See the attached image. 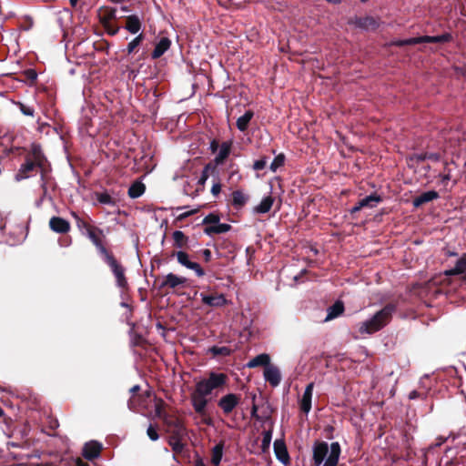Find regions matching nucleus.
<instances>
[{"instance_id":"58836bf2","label":"nucleus","mask_w":466,"mask_h":466,"mask_svg":"<svg viewBox=\"0 0 466 466\" xmlns=\"http://www.w3.org/2000/svg\"><path fill=\"white\" fill-rule=\"evenodd\" d=\"M173 239L175 244L181 248L185 244L186 237L182 231L177 230L173 233Z\"/></svg>"},{"instance_id":"20e7f679","label":"nucleus","mask_w":466,"mask_h":466,"mask_svg":"<svg viewBox=\"0 0 466 466\" xmlns=\"http://www.w3.org/2000/svg\"><path fill=\"white\" fill-rule=\"evenodd\" d=\"M191 404L195 410V411L202 417V421L205 424L210 425L211 420L207 418V405L208 403V400L207 396L204 394H199L198 390L195 389L194 392L191 393L190 396Z\"/></svg>"},{"instance_id":"5fc2aeb1","label":"nucleus","mask_w":466,"mask_h":466,"mask_svg":"<svg viewBox=\"0 0 466 466\" xmlns=\"http://www.w3.org/2000/svg\"><path fill=\"white\" fill-rule=\"evenodd\" d=\"M76 466H88L86 463L81 461L80 460L76 462Z\"/></svg>"},{"instance_id":"473e14b6","label":"nucleus","mask_w":466,"mask_h":466,"mask_svg":"<svg viewBox=\"0 0 466 466\" xmlns=\"http://www.w3.org/2000/svg\"><path fill=\"white\" fill-rule=\"evenodd\" d=\"M35 167V164L34 161L32 160H26L25 163H24L20 169H19V174L17 175L18 177H20V178H25L27 177V173L31 172Z\"/></svg>"},{"instance_id":"39448f33","label":"nucleus","mask_w":466,"mask_h":466,"mask_svg":"<svg viewBox=\"0 0 466 466\" xmlns=\"http://www.w3.org/2000/svg\"><path fill=\"white\" fill-rule=\"evenodd\" d=\"M105 260L116 278L117 287L121 289L127 288V281L125 276V268L117 262L112 254H106Z\"/></svg>"},{"instance_id":"c03bdc74","label":"nucleus","mask_w":466,"mask_h":466,"mask_svg":"<svg viewBox=\"0 0 466 466\" xmlns=\"http://www.w3.org/2000/svg\"><path fill=\"white\" fill-rule=\"evenodd\" d=\"M267 163H268L267 157H262L254 162L253 168L255 170H261L266 167Z\"/></svg>"},{"instance_id":"3c124183","label":"nucleus","mask_w":466,"mask_h":466,"mask_svg":"<svg viewBox=\"0 0 466 466\" xmlns=\"http://www.w3.org/2000/svg\"><path fill=\"white\" fill-rule=\"evenodd\" d=\"M203 256L205 258L206 260H209L210 257H211V252L209 249H204L203 250Z\"/></svg>"},{"instance_id":"79ce46f5","label":"nucleus","mask_w":466,"mask_h":466,"mask_svg":"<svg viewBox=\"0 0 466 466\" xmlns=\"http://www.w3.org/2000/svg\"><path fill=\"white\" fill-rule=\"evenodd\" d=\"M147 434L148 438L153 441H157L159 438L157 429L153 425H149V427L147 430Z\"/></svg>"},{"instance_id":"603ef678","label":"nucleus","mask_w":466,"mask_h":466,"mask_svg":"<svg viewBox=\"0 0 466 466\" xmlns=\"http://www.w3.org/2000/svg\"><path fill=\"white\" fill-rule=\"evenodd\" d=\"M257 410H258L257 406H256V405H253V407H252V410H251V415H252V417H254V418H256V419H258H258H259V417H258V413H257Z\"/></svg>"},{"instance_id":"b1692460","label":"nucleus","mask_w":466,"mask_h":466,"mask_svg":"<svg viewBox=\"0 0 466 466\" xmlns=\"http://www.w3.org/2000/svg\"><path fill=\"white\" fill-rule=\"evenodd\" d=\"M269 362H270L269 355L267 353H262V354L256 356L251 360H249L248 362L247 366L248 368H256L258 366H265V368H266L267 366L269 365Z\"/></svg>"},{"instance_id":"ea45409f","label":"nucleus","mask_w":466,"mask_h":466,"mask_svg":"<svg viewBox=\"0 0 466 466\" xmlns=\"http://www.w3.org/2000/svg\"><path fill=\"white\" fill-rule=\"evenodd\" d=\"M144 38L143 34H139L137 36H136L128 45H127V52L128 54H131L135 48L139 46V44L142 42Z\"/></svg>"},{"instance_id":"1a4fd4ad","label":"nucleus","mask_w":466,"mask_h":466,"mask_svg":"<svg viewBox=\"0 0 466 466\" xmlns=\"http://www.w3.org/2000/svg\"><path fill=\"white\" fill-rule=\"evenodd\" d=\"M240 401V396L234 394V393H228L225 396H223L218 400V407L223 410L225 414H229L238 404Z\"/></svg>"},{"instance_id":"f03ea898","label":"nucleus","mask_w":466,"mask_h":466,"mask_svg":"<svg viewBox=\"0 0 466 466\" xmlns=\"http://www.w3.org/2000/svg\"><path fill=\"white\" fill-rule=\"evenodd\" d=\"M393 311V306L388 305L384 307L370 319L361 322L359 325V332L360 334H372L380 330L390 321Z\"/></svg>"},{"instance_id":"8fccbe9b","label":"nucleus","mask_w":466,"mask_h":466,"mask_svg":"<svg viewBox=\"0 0 466 466\" xmlns=\"http://www.w3.org/2000/svg\"><path fill=\"white\" fill-rule=\"evenodd\" d=\"M220 190H221V185L218 182L214 183L211 187V193L214 196H218L220 193Z\"/></svg>"},{"instance_id":"6e6d98bb","label":"nucleus","mask_w":466,"mask_h":466,"mask_svg":"<svg viewBox=\"0 0 466 466\" xmlns=\"http://www.w3.org/2000/svg\"><path fill=\"white\" fill-rule=\"evenodd\" d=\"M326 1L330 4H339L340 3V0H326Z\"/></svg>"},{"instance_id":"4be33fe9","label":"nucleus","mask_w":466,"mask_h":466,"mask_svg":"<svg viewBox=\"0 0 466 466\" xmlns=\"http://www.w3.org/2000/svg\"><path fill=\"white\" fill-rule=\"evenodd\" d=\"M328 313L325 321L331 320L340 316L344 311V305L341 301H336L332 306L328 309Z\"/></svg>"},{"instance_id":"4c0bfd02","label":"nucleus","mask_w":466,"mask_h":466,"mask_svg":"<svg viewBox=\"0 0 466 466\" xmlns=\"http://www.w3.org/2000/svg\"><path fill=\"white\" fill-rule=\"evenodd\" d=\"M72 216L75 218L76 226L80 230H85L86 233L92 228L86 221L82 219L79 216H77L75 212L72 213Z\"/></svg>"},{"instance_id":"c756f323","label":"nucleus","mask_w":466,"mask_h":466,"mask_svg":"<svg viewBox=\"0 0 466 466\" xmlns=\"http://www.w3.org/2000/svg\"><path fill=\"white\" fill-rule=\"evenodd\" d=\"M248 199V196L240 190L232 193V204L238 208H242L247 203Z\"/></svg>"},{"instance_id":"72a5a7b5","label":"nucleus","mask_w":466,"mask_h":466,"mask_svg":"<svg viewBox=\"0 0 466 466\" xmlns=\"http://www.w3.org/2000/svg\"><path fill=\"white\" fill-rule=\"evenodd\" d=\"M272 440V430H268L263 432V438L261 442V450L262 451H267L269 449L270 443Z\"/></svg>"},{"instance_id":"a878e982","label":"nucleus","mask_w":466,"mask_h":466,"mask_svg":"<svg viewBox=\"0 0 466 466\" xmlns=\"http://www.w3.org/2000/svg\"><path fill=\"white\" fill-rule=\"evenodd\" d=\"M466 271V255L458 259L453 268L445 271L447 276L460 275Z\"/></svg>"},{"instance_id":"49530a36","label":"nucleus","mask_w":466,"mask_h":466,"mask_svg":"<svg viewBox=\"0 0 466 466\" xmlns=\"http://www.w3.org/2000/svg\"><path fill=\"white\" fill-rule=\"evenodd\" d=\"M210 167L209 166H206L205 168L203 169L202 171V174H201V177L199 178V183L204 185L207 181V179L208 178V170H209Z\"/></svg>"},{"instance_id":"dca6fc26","label":"nucleus","mask_w":466,"mask_h":466,"mask_svg":"<svg viewBox=\"0 0 466 466\" xmlns=\"http://www.w3.org/2000/svg\"><path fill=\"white\" fill-rule=\"evenodd\" d=\"M275 202V198L271 195L264 197L261 201L253 208L254 213L265 214L268 213Z\"/></svg>"},{"instance_id":"13d9d810","label":"nucleus","mask_w":466,"mask_h":466,"mask_svg":"<svg viewBox=\"0 0 466 466\" xmlns=\"http://www.w3.org/2000/svg\"><path fill=\"white\" fill-rule=\"evenodd\" d=\"M78 0H70V3L73 6L76 5Z\"/></svg>"},{"instance_id":"a211bd4d","label":"nucleus","mask_w":466,"mask_h":466,"mask_svg":"<svg viewBox=\"0 0 466 466\" xmlns=\"http://www.w3.org/2000/svg\"><path fill=\"white\" fill-rule=\"evenodd\" d=\"M380 201V198L377 195H370L368 196L361 200L359 201V203L352 208L351 212H357L360 210L364 207H370L373 208L375 207L379 202Z\"/></svg>"},{"instance_id":"052dcab7","label":"nucleus","mask_w":466,"mask_h":466,"mask_svg":"<svg viewBox=\"0 0 466 466\" xmlns=\"http://www.w3.org/2000/svg\"><path fill=\"white\" fill-rule=\"evenodd\" d=\"M4 410L0 408V417L3 416Z\"/></svg>"},{"instance_id":"2f4dec72","label":"nucleus","mask_w":466,"mask_h":466,"mask_svg":"<svg viewBox=\"0 0 466 466\" xmlns=\"http://www.w3.org/2000/svg\"><path fill=\"white\" fill-rule=\"evenodd\" d=\"M357 25L366 30L375 29L377 27V22L372 17H365L357 21Z\"/></svg>"},{"instance_id":"9b49d317","label":"nucleus","mask_w":466,"mask_h":466,"mask_svg":"<svg viewBox=\"0 0 466 466\" xmlns=\"http://www.w3.org/2000/svg\"><path fill=\"white\" fill-rule=\"evenodd\" d=\"M89 239L93 242V244L97 248L99 252L104 255V257L106 256V254H110L106 248L103 246L102 241L100 239L99 235L102 234V230L92 227L86 233Z\"/></svg>"},{"instance_id":"a18cd8bd","label":"nucleus","mask_w":466,"mask_h":466,"mask_svg":"<svg viewBox=\"0 0 466 466\" xmlns=\"http://www.w3.org/2000/svg\"><path fill=\"white\" fill-rule=\"evenodd\" d=\"M419 160H425V159H431V160H433V161H438L440 159V156L438 154H421V155H418L416 157Z\"/></svg>"},{"instance_id":"bb28decb","label":"nucleus","mask_w":466,"mask_h":466,"mask_svg":"<svg viewBox=\"0 0 466 466\" xmlns=\"http://www.w3.org/2000/svg\"><path fill=\"white\" fill-rule=\"evenodd\" d=\"M254 113L250 110L245 112L244 115L237 119V127L239 131L244 132L247 130Z\"/></svg>"},{"instance_id":"ddd939ff","label":"nucleus","mask_w":466,"mask_h":466,"mask_svg":"<svg viewBox=\"0 0 466 466\" xmlns=\"http://www.w3.org/2000/svg\"><path fill=\"white\" fill-rule=\"evenodd\" d=\"M99 21L104 26H107L116 17V10L112 7L103 6L98 10Z\"/></svg>"},{"instance_id":"412c9836","label":"nucleus","mask_w":466,"mask_h":466,"mask_svg":"<svg viewBox=\"0 0 466 466\" xmlns=\"http://www.w3.org/2000/svg\"><path fill=\"white\" fill-rule=\"evenodd\" d=\"M438 197H439V194L434 190H430V191L424 192L421 195H420L419 197H417L416 198H414L413 206L415 208H419L420 206H421L427 202H430V201H432V200L438 198Z\"/></svg>"},{"instance_id":"de8ad7c7","label":"nucleus","mask_w":466,"mask_h":466,"mask_svg":"<svg viewBox=\"0 0 466 466\" xmlns=\"http://www.w3.org/2000/svg\"><path fill=\"white\" fill-rule=\"evenodd\" d=\"M218 216L216 215H213V214H209L208 216H207L205 218H204V223L205 224H212L214 225L215 223H217L218 221Z\"/></svg>"},{"instance_id":"2eb2a0df","label":"nucleus","mask_w":466,"mask_h":466,"mask_svg":"<svg viewBox=\"0 0 466 466\" xmlns=\"http://www.w3.org/2000/svg\"><path fill=\"white\" fill-rule=\"evenodd\" d=\"M313 383H309L303 393L301 401H300V409L305 412L309 413L311 409V400L313 393Z\"/></svg>"},{"instance_id":"7c9ffc66","label":"nucleus","mask_w":466,"mask_h":466,"mask_svg":"<svg viewBox=\"0 0 466 466\" xmlns=\"http://www.w3.org/2000/svg\"><path fill=\"white\" fill-rule=\"evenodd\" d=\"M145 192V185L141 182H135L128 189V195L132 198L142 196Z\"/></svg>"},{"instance_id":"4468645a","label":"nucleus","mask_w":466,"mask_h":466,"mask_svg":"<svg viewBox=\"0 0 466 466\" xmlns=\"http://www.w3.org/2000/svg\"><path fill=\"white\" fill-rule=\"evenodd\" d=\"M102 446L97 441L86 442L83 448V456L87 460H93L99 456Z\"/></svg>"},{"instance_id":"5701e85b","label":"nucleus","mask_w":466,"mask_h":466,"mask_svg":"<svg viewBox=\"0 0 466 466\" xmlns=\"http://www.w3.org/2000/svg\"><path fill=\"white\" fill-rule=\"evenodd\" d=\"M274 451L277 458L286 463L289 461V454L285 446V443L282 441H275L274 442Z\"/></svg>"},{"instance_id":"0eeeda50","label":"nucleus","mask_w":466,"mask_h":466,"mask_svg":"<svg viewBox=\"0 0 466 466\" xmlns=\"http://www.w3.org/2000/svg\"><path fill=\"white\" fill-rule=\"evenodd\" d=\"M201 301L203 304L212 307V308H220L228 304V299L221 293H206L201 292L199 294Z\"/></svg>"},{"instance_id":"37998d69","label":"nucleus","mask_w":466,"mask_h":466,"mask_svg":"<svg viewBox=\"0 0 466 466\" xmlns=\"http://www.w3.org/2000/svg\"><path fill=\"white\" fill-rule=\"evenodd\" d=\"M446 167H445V170H444V173L442 175H441V183L443 184V186H447L448 185V182L451 179V169L447 167L448 164H445Z\"/></svg>"},{"instance_id":"c85d7f7f","label":"nucleus","mask_w":466,"mask_h":466,"mask_svg":"<svg viewBox=\"0 0 466 466\" xmlns=\"http://www.w3.org/2000/svg\"><path fill=\"white\" fill-rule=\"evenodd\" d=\"M231 145L228 142H224L221 144L218 153L215 157V162L217 164H221L224 160L228 157L230 153Z\"/></svg>"},{"instance_id":"c9c22d12","label":"nucleus","mask_w":466,"mask_h":466,"mask_svg":"<svg viewBox=\"0 0 466 466\" xmlns=\"http://www.w3.org/2000/svg\"><path fill=\"white\" fill-rule=\"evenodd\" d=\"M222 446L221 445H216L213 449L212 453V462L214 465L218 466L222 459Z\"/></svg>"},{"instance_id":"f8f14e48","label":"nucleus","mask_w":466,"mask_h":466,"mask_svg":"<svg viewBox=\"0 0 466 466\" xmlns=\"http://www.w3.org/2000/svg\"><path fill=\"white\" fill-rule=\"evenodd\" d=\"M264 378L271 386L276 387L281 380L280 371L277 367L268 365L265 368Z\"/></svg>"},{"instance_id":"a19ab883","label":"nucleus","mask_w":466,"mask_h":466,"mask_svg":"<svg viewBox=\"0 0 466 466\" xmlns=\"http://www.w3.org/2000/svg\"><path fill=\"white\" fill-rule=\"evenodd\" d=\"M210 351L214 355H225L226 356L230 353L229 349L227 347H213L212 349H210Z\"/></svg>"},{"instance_id":"9d476101","label":"nucleus","mask_w":466,"mask_h":466,"mask_svg":"<svg viewBox=\"0 0 466 466\" xmlns=\"http://www.w3.org/2000/svg\"><path fill=\"white\" fill-rule=\"evenodd\" d=\"M49 228L56 233L66 234L70 230L71 226L70 223L63 218L52 217L49 220Z\"/></svg>"},{"instance_id":"f3484780","label":"nucleus","mask_w":466,"mask_h":466,"mask_svg":"<svg viewBox=\"0 0 466 466\" xmlns=\"http://www.w3.org/2000/svg\"><path fill=\"white\" fill-rule=\"evenodd\" d=\"M187 279L184 277H180L173 273H168L161 284V287H169L171 289H175L178 286L184 285Z\"/></svg>"},{"instance_id":"f704fd0d","label":"nucleus","mask_w":466,"mask_h":466,"mask_svg":"<svg viewBox=\"0 0 466 466\" xmlns=\"http://www.w3.org/2000/svg\"><path fill=\"white\" fill-rule=\"evenodd\" d=\"M155 415L157 418L163 419L167 421V416L164 410V402L162 400H157L155 402Z\"/></svg>"},{"instance_id":"423d86ee","label":"nucleus","mask_w":466,"mask_h":466,"mask_svg":"<svg viewBox=\"0 0 466 466\" xmlns=\"http://www.w3.org/2000/svg\"><path fill=\"white\" fill-rule=\"evenodd\" d=\"M451 36L449 34H443L436 36H420V37H412L405 40H400L395 42L396 46H405V45H417L421 43H444L451 40Z\"/></svg>"},{"instance_id":"4d7b16f0","label":"nucleus","mask_w":466,"mask_h":466,"mask_svg":"<svg viewBox=\"0 0 466 466\" xmlns=\"http://www.w3.org/2000/svg\"><path fill=\"white\" fill-rule=\"evenodd\" d=\"M139 390V386L136 385V386H134V387L131 389V391H132V392H135V391H137V390Z\"/></svg>"},{"instance_id":"6e6552de","label":"nucleus","mask_w":466,"mask_h":466,"mask_svg":"<svg viewBox=\"0 0 466 466\" xmlns=\"http://www.w3.org/2000/svg\"><path fill=\"white\" fill-rule=\"evenodd\" d=\"M176 257H177V262L180 265L186 267L188 269L195 271L197 276L203 277L205 275V271L203 270L201 266L197 262L191 261L189 259V256L187 253H186L184 251H178L176 253Z\"/></svg>"},{"instance_id":"aec40b11","label":"nucleus","mask_w":466,"mask_h":466,"mask_svg":"<svg viewBox=\"0 0 466 466\" xmlns=\"http://www.w3.org/2000/svg\"><path fill=\"white\" fill-rule=\"evenodd\" d=\"M185 434V429L178 425L177 435L170 437L169 445L172 447L173 451L177 453L181 452L184 449V444L180 441V436Z\"/></svg>"},{"instance_id":"864d4df0","label":"nucleus","mask_w":466,"mask_h":466,"mask_svg":"<svg viewBox=\"0 0 466 466\" xmlns=\"http://www.w3.org/2000/svg\"><path fill=\"white\" fill-rule=\"evenodd\" d=\"M22 111L25 115H27V116H32L33 115V110L31 109H25V108H22Z\"/></svg>"},{"instance_id":"6ab92c4d","label":"nucleus","mask_w":466,"mask_h":466,"mask_svg":"<svg viewBox=\"0 0 466 466\" xmlns=\"http://www.w3.org/2000/svg\"><path fill=\"white\" fill-rule=\"evenodd\" d=\"M125 28L131 34L138 33L141 29L140 18L136 15L127 16Z\"/></svg>"},{"instance_id":"cd10ccee","label":"nucleus","mask_w":466,"mask_h":466,"mask_svg":"<svg viewBox=\"0 0 466 466\" xmlns=\"http://www.w3.org/2000/svg\"><path fill=\"white\" fill-rule=\"evenodd\" d=\"M230 229V226L228 224L219 223V220L214 225H210L206 228L205 231L208 234H220L228 232Z\"/></svg>"},{"instance_id":"7ed1b4c3","label":"nucleus","mask_w":466,"mask_h":466,"mask_svg":"<svg viewBox=\"0 0 466 466\" xmlns=\"http://www.w3.org/2000/svg\"><path fill=\"white\" fill-rule=\"evenodd\" d=\"M226 381L227 376L225 374L212 372L208 379H203L197 382L195 389L198 390L199 394L208 396L214 390L225 385Z\"/></svg>"},{"instance_id":"bf43d9fd","label":"nucleus","mask_w":466,"mask_h":466,"mask_svg":"<svg viewBox=\"0 0 466 466\" xmlns=\"http://www.w3.org/2000/svg\"><path fill=\"white\" fill-rule=\"evenodd\" d=\"M211 147H212L213 150H215V148L217 147V144L215 142H213L211 144Z\"/></svg>"},{"instance_id":"393cba45","label":"nucleus","mask_w":466,"mask_h":466,"mask_svg":"<svg viewBox=\"0 0 466 466\" xmlns=\"http://www.w3.org/2000/svg\"><path fill=\"white\" fill-rule=\"evenodd\" d=\"M171 42L168 38L163 37L160 39V41L157 44L153 53L152 57L153 58H158L160 57L169 47H170Z\"/></svg>"},{"instance_id":"e433bc0d","label":"nucleus","mask_w":466,"mask_h":466,"mask_svg":"<svg viewBox=\"0 0 466 466\" xmlns=\"http://www.w3.org/2000/svg\"><path fill=\"white\" fill-rule=\"evenodd\" d=\"M285 162V157L283 154L277 156L271 162L269 168L272 172H276L279 167H282Z\"/></svg>"},{"instance_id":"f257e3e1","label":"nucleus","mask_w":466,"mask_h":466,"mask_svg":"<svg viewBox=\"0 0 466 466\" xmlns=\"http://www.w3.org/2000/svg\"><path fill=\"white\" fill-rule=\"evenodd\" d=\"M340 455L339 442H317L313 446V461L316 466H337Z\"/></svg>"},{"instance_id":"09e8293b","label":"nucleus","mask_w":466,"mask_h":466,"mask_svg":"<svg viewBox=\"0 0 466 466\" xmlns=\"http://www.w3.org/2000/svg\"><path fill=\"white\" fill-rule=\"evenodd\" d=\"M105 29L106 30V32L109 34V35H116L118 30H119V27L118 26H113L112 25V23H110V25H108L107 26H104Z\"/></svg>"}]
</instances>
